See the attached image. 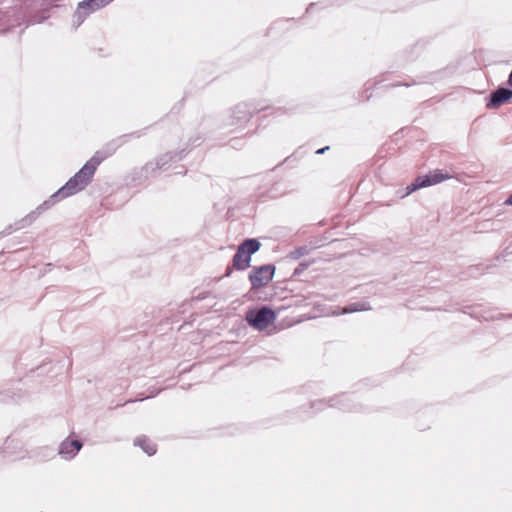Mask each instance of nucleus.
Instances as JSON below:
<instances>
[{
    "label": "nucleus",
    "instance_id": "f257e3e1",
    "mask_svg": "<svg viewBox=\"0 0 512 512\" xmlns=\"http://www.w3.org/2000/svg\"><path fill=\"white\" fill-rule=\"evenodd\" d=\"M125 137L126 136L120 137L119 139L107 144L103 150L97 151L94 156L66 182L64 186L52 194L48 200H45L34 211L17 222L15 224V230L29 226L38 218L42 212L50 209L57 202L69 196L75 195L76 193L85 189L86 186H88V184L92 181L97 167L102 163V161L115 153L117 148L124 142Z\"/></svg>",
    "mask_w": 512,
    "mask_h": 512
},
{
    "label": "nucleus",
    "instance_id": "f03ea898",
    "mask_svg": "<svg viewBox=\"0 0 512 512\" xmlns=\"http://www.w3.org/2000/svg\"><path fill=\"white\" fill-rule=\"evenodd\" d=\"M266 107H257L252 104L240 103L236 105L227 120V126L231 127L232 132L242 131L246 128L251 117L258 112L265 110Z\"/></svg>",
    "mask_w": 512,
    "mask_h": 512
},
{
    "label": "nucleus",
    "instance_id": "7ed1b4c3",
    "mask_svg": "<svg viewBox=\"0 0 512 512\" xmlns=\"http://www.w3.org/2000/svg\"><path fill=\"white\" fill-rule=\"evenodd\" d=\"M260 242L255 238L244 240L233 256V267L236 270H245L250 266L251 256L260 249Z\"/></svg>",
    "mask_w": 512,
    "mask_h": 512
},
{
    "label": "nucleus",
    "instance_id": "20e7f679",
    "mask_svg": "<svg viewBox=\"0 0 512 512\" xmlns=\"http://www.w3.org/2000/svg\"><path fill=\"white\" fill-rule=\"evenodd\" d=\"M450 178H452V176L443 170H434L428 175L418 176L406 187V193L404 196H407L418 189L436 185Z\"/></svg>",
    "mask_w": 512,
    "mask_h": 512
},
{
    "label": "nucleus",
    "instance_id": "39448f33",
    "mask_svg": "<svg viewBox=\"0 0 512 512\" xmlns=\"http://www.w3.org/2000/svg\"><path fill=\"white\" fill-rule=\"evenodd\" d=\"M275 319L276 313L267 306H262L258 310L248 311L246 314L248 324L259 331L266 329Z\"/></svg>",
    "mask_w": 512,
    "mask_h": 512
},
{
    "label": "nucleus",
    "instance_id": "423d86ee",
    "mask_svg": "<svg viewBox=\"0 0 512 512\" xmlns=\"http://www.w3.org/2000/svg\"><path fill=\"white\" fill-rule=\"evenodd\" d=\"M275 267L271 264L254 267L249 274V280L253 289L267 285L274 276Z\"/></svg>",
    "mask_w": 512,
    "mask_h": 512
},
{
    "label": "nucleus",
    "instance_id": "0eeeda50",
    "mask_svg": "<svg viewBox=\"0 0 512 512\" xmlns=\"http://www.w3.org/2000/svg\"><path fill=\"white\" fill-rule=\"evenodd\" d=\"M113 0H83L78 4L77 10L74 14V21L80 25L84 19L91 13L99 10Z\"/></svg>",
    "mask_w": 512,
    "mask_h": 512
},
{
    "label": "nucleus",
    "instance_id": "6e6552de",
    "mask_svg": "<svg viewBox=\"0 0 512 512\" xmlns=\"http://www.w3.org/2000/svg\"><path fill=\"white\" fill-rule=\"evenodd\" d=\"M512 98V90L500 87L490 94L489 101L486 104L488 109H495L508 102Z\"/></svg>",
    "mask_w": 512,
    "mask_h": 512
},
{
    "label": "nucleus",
    "instance_id": "1a4fd4ad",
    "mask_svg": "<svg viewBox=\"0 0 512 512\" xmlns=\"http://www.w3.org/2000/svg\"><path fill=\"white\" fill-rule=\"evenodd\" d=\"M82 448L79 440H64L59 447V455L66 460L74 458Z\"/></svg>",
    "mask_w": 512,
    "mask_h": 512
},
{
    "label": "nucleus",
    "instance_id": "9d476101",
    "mask_svg": "<svg viewBox=\"0 0 512 512\" xmlns=\"http://www.w3.org/2000/svg\"><path fill=\"white\" fill-rule=\"evenodd\" d=\"M135 446H139L147 455L152 456L156 453V445L146 437H138L134 441Z\"/></svg>",
    "mask_w": 512,
    "mask_h": 512
},
{
    "label": "nucleus",
    "instance_id": "9b49d317",
    "mask_svg": "<svg viewBox=\"0 0 512 512\" xmlns=\"http://www.w3.org/2000/svg\"><path fill=\"white\" fill-rule=\"evenodd\" d=\"M350 397L348 395H342L340 398H333L329 401L328 406H337L344 411H351L353 408L350 405Z\"/></svg>",
    "mask_w": 512,
    "mask_h": 512
},
{
    "label": "nucleus",
    "instance_id": "f8f14e48",
    "mask_svg": "<svg viewBox=\"0 0 512 512\" xmlns=\"http://www.w3.org/2000/svg\"><path fill=\"white\" fill-rule=\"evenodd\" d=\"M370 309V306L368 303L366 302H356V303H351L349 304L348 306H346L341 314H345V313H353V312H359V311H366V310H369Z\"/></svg>",
    "mask_w": 512,
    "mask_h": 512
},
{
    "label": "nucleus",
    "instance_id": "ddd939ff",
    "mask_svg": "<svg viewBox=\"0 0 512 512\" xmlns=\"http://www.w3.org/2000/svg\"><path fill=\"white\" fill-rule=\"evenodd\" d=\"M181 159L182 156L181 155H178L177 153H167L165 155H162L158 160H157V167L159 169L163 168L169 161H172L173 159Z\"/></svg>",
    "mask_w": 512,
    "mask_h": 512
},
{
    "label": "nucleus",
    "instance_id": "4468645a",
    "mask_svg": "<svg viewBox=\"0 0 512 512\" xmlns=\"http://www.w3.org/2000/svg\"><path fill=\"white\" fill-rule=\"evenodd\" d=\"M309 252L308 248L306 246H300L292 251L289 252L288 257L292 260H297L305 255H307Z\"/></svg>",
    "mask_w": 512,
    "mask_h": 512
},
{
    "label": "nucleus",
    "instance_id": "2eb2a0df",
    "mask_svg": "<svg viewBox=\"0 0 512 512\" xmlns=\"http://www.w3.org/2000/svg\"><path fill=\"white\" fill-rule=\"evenodd\" d=\"M308 267L307 264L305 263H301L299 264V266L294 270V275H299L301 274L306 268Z\"/></svg>",
    "mask_w": 512,
    "mask_h": 512
},
{
    "label": "nucleus",
    "instance_id": "dca6fc26",
    "mask_svg": "<svg viewBox=\"0 0 512 512\" xmlns=\"http://www.w3.org/2000/svg\"><path fill=\"white\" fill-rule=\"evenodd\" d=\"M160 391H161V389H158V390H156V391H154V392H151V395H149V396H146V397H144V398H140V399H137V400H129V401H127L126 403H129V402H135V401H142V400H144V399H146V398L156 396L157 394H159V392H160Z\"/></svg>",
    "mask_w": 512,
    "mask_h": 512
},
{
    "label": "nucleus",
    "instance_id": "f3484780",
    "mask_svg": "<svg viewBox=\"0 0 512 512\" xmlns=\"http://www.w3.org/2000/svg\"><path fill=\"white\" fill-rule=\"evenodd\" d=\"M314 405L318 406V410H322L326 406V403L323 400H319L316 403H313V406Z\"/></svg>",
    "mask_w": 512,
    "mask_h": 512
},
{
    "label": "nucleus",
    "instance_id": "a211bd4d",
    "mask_svg": "<svg viewBox=\"0 0 512 512\" xmlns=\"http://www.w3.org/2000/svg\"><path fill=\"white\" fill-rule=\"evenodd\" d=\"M273 114L275 115H282L283 109L281 107L274 109Z\"/></svg>",
    "mask_w": 512,
    "mask_h": 512
},
{
    "label": "nucleus",
    "instance_id": "6ab92c4d",
    "mask_svg": "<svg viewBox=\"0 0 512 512\" xmlns=\"http://www.w3.org/2000/svg\"><path fill=\"white\" fill-rule=\"evenodd\" d=\"M505 205L512 206V194L504 202Z\"/></svg>",
    "mask_w": 512,
    "mask_h": 512
},
{
    "label": "nucleus",
    "instance_id": "aec40b11",
    "mask_svg": "<svg viewBox=\"0 0 512 512\" xmlns=\"http://www.w3.org/2000/svg\"><path fill=\"white\" fill-rule=\"evenodd\" d=\"M328 149H329V146H326V147H324V148L318 149V150L316 151V153H317V154H323V153H324L326 150H328Z\"/></svg>",
    "mask_w": 512,
    "mask_h": 512
},
{
    "label": "nucleus",
    "instance_id": "412c9836",
    "mask_svg": "<svg viewBox=\"0 0 512 512\" xmlns=\"http://www.w3.org/2000/svg\"><path fill=\"white\" fill-rule=\"evenodd\" d=\"M15 441L13 439H7L6 448H9Z\"/></svg>",
    "mask_w": 512,
    "mask_h": 512
},
{
    "label": "nucleus",
    "instance_id": "4be33fe9",
    "mask_svg": "<svg viewBox=\"0 0 512 512\" xmlns=\"http://www.w3.org/2000/svg\"><path fill=\"white\" fill-rule=\"evenodd\" d=\"M24 457H25V455H24V454H20V455H15V456L13 457V459H14V460H16V459H21V458H24Z\"/></svg>",
    "mask_w": 512,
    "mask_h": 512
},
{
    "label": "nucleus",
    "instance_id": "5701e85b",
    "mask_svg": "<svg viewBox=\"0 0 512 512\" xmlns=\"http://www.w3.org/2000/svg\"><path fill=\"white\" fill-rule=\"evenodd\" d=\"M230 273H231V269H230V268H228V269H227V272H226V276H229V275H230Z\"/></svg>",
    "mask_w": 512,
    "mask_h": 512
},
{
    "label": "nucleus",
    "instance_id": "b1692460",
    "mask_svg": "<svg viewBox=\"0 0 512 512\" xmlns=\"http://www.w3.org/2000/svg\"><path fill=\"white\" fill-rule=\"evenodd\" d=\"M314 4H310V6L307 8V12H309L311 10V8L313 7Z\"/></svg>",
    "mask_w": 512,
    "mask_h": 512
},
{
    "label": "nucleus",
    "instance_id": "393cba45",
    "mask_svg": "<svg viewBox=\"0 0 512 512\" xmlns=\"http://www.w3.org/2000/svg\"><path fill=\"white\" fill-rule=\"evenodd\" d=\"M400 84H391L390 86L391 87H396V86H399Z\"/></svg>",
    "mask_w": 512,
    "mask_h": 512
}]
</instances>
